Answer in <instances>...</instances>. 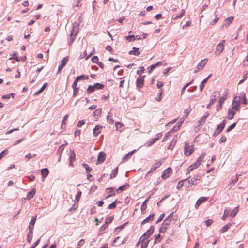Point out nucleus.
I'll return each instance as SVG.
<instances>
[{
  "label": "nucleus",
  "mask_w": 248,
  "mask_h": 248,
  "mask_svg": "<svg viewBox=\"0 0 248 248\" xmlns=\"http://www.w3.org/2000/svg\"><path fill=\"white\" fill-rule=\"evenodd\" d=\"M240 97L235 96L233 100L232 108L234 109L235 111H237L239 110L240 107Z\"/></svg>",
  "instance_id": "obj_1"
},
{
  "label": "nucleus",
  "mask_w": 248,
  "mask_h": 248,
  "mask_svg": "<svg viewBox=\"0 0 248 248\" xmlns=\"http://www.w3.org/2000/svg\"><path fill=\"white\" fill-rule=\"evenodd\" d=\"M194 151L192 146H190L187 142L185 143L184 154L186 156L191 155Z\"/></svg>",
  "instance_id": "obj_2"
},
{
  "label": "nucleus",
  "mask_w": 248,
  "mask_h": 248,
  "mask_svg": "<svg viewBox=\"0 0 248 248\" xmlns=\"http://www.w3.org/2000/svg\"><path fill=\"white\" fill-rule=\"evenodd\" d=\"M224 43L225 40H221V42L217 46L215 51V54L216 55H219L223 50Z\"/></svg>",
  "instance_id": "obj_3"
},
{
  "label": "nucleus",
  "mask_w": 248,
  "mask_h": 248,
  "mask_svg": "<svg viewBox=\"0 0 248 248\" xmlns=\"http://www.w3.org/2000/svg\"><path fill=\"white\" fill-rule=\"evenodd\" d=\"M69 60L68 56L63 58L61 61V64L59 66L57 74L60 73L63 69L64 66L66 65Z\"/></svg>",
  "instance_id": "obj_4"
},
{
  "label": "nucleus",
  "mask_w": 248,
  "mask_h": 248,
  "mask_svg": "<svg viewBox=\"0 0 248 248\" xmlns=\"http://www.w3.org/2000/svg\"><path fill=\"white\" fill-rule=\"evenodd\" d=\"M170 224L169 222L168 219H165L161 225V227L159 230V232L160 233L163 232L164 233L167 229L168 226Z\"/></svg>",
  "instance_id": "obj_5"
},
{
  "label": "nucleus",
  "mask_w": 248,
  "mask_h": 248,
  "mask_svg": "<svg viewBox=\"0 0 248 248\" xmlns=\"http://www.w3.org/2000/svg\"><path fill=\"white\" fill-rule=\"evenodd\" d=\"M145 76L138 77L136 80V86L140 90L142 88L144 84Z\"/></svg>",
  "instance_id": "obj_6"
},
{
  "label": "nucleus",
  "mask_w": 248,
  "mask_h": 248,
  "mask_svg": "<svg viewBox=\"0 0 248 248\" xmlns=\"http://www.w3.org/2000/svg\"><path fill=\"white\" fill-rule=\"evenodd\" d=\"M172 173V169L170 167H169L165 170L161 175V178L163 179H166L168 178Z\"/></svg>",
  "instance_id": "obj_7"
},
{
  "label": "nucleus",
  "mask_w": 248,
  "mask_h": 248,
  "mask_svg": "<svg viewBox=\"0 0 248 248\" xmlns=\"http://www.w3.org/2000/svg\"><path fill=\"white\" fill-rule=\"evenodd\" d=\"M72 25L73 27L71 30L70 35L76 36V35L78 32V25L77 22H74L73 23Z\"/></svg>",
  "instance_id": "obj_8"
},
{
  "label": "nucleus",
  "mask_w": 248,
  "mask_h": 248,
  "mask_svg": "<svg viewBox=\"0 0 248 248\" xmlns=\"http://www.w3.org/2000/svg\"><path fill=\"white\" fill-rule=\"evenodd\" d=\"M220 95V93L218 91H215L214 92L210 98V102H211V104H214L217 100V98Z\"/></svg>",
  "instance_id": "obj_9"
},
{
  "label": "nucleus",
  "mask_w": 248,
  "mask_h": 248,
  "mask_svg": "<svg viewBox=\"0 0 248 248\" xmlns=\"http://www.w3.org/2000/svg\"><path fill=\"white\" fill-rule=\"evenodd\" d=\"M201 175L200 174H197L196 175H194L190 180H188V183L191 185H196L197 184L196 181L199 180L201 179Z\"/></svg>",
  "instance_id": "obj_10"
},
{
  "label": "nucleus",
  "mask_w": 248,
  "mask_h": 248,
  "mask_svg": "<svg viewBox=\"0 0 248 248\" xmlns=\"http://www.w3.org/2000/svg\"><path fill=\"white\" fill-rule=\"evenodd\" d=\"M155 230V227L153 226H151L150 228L142 235V237H146L148 238L153 233Z\"/></svg>",
  "instance_id": "obj_11"
},
{
  "label": "nucleus",
  "mask_w": 248,
  "mask_h": 248,
  "mask_svg": "<svg viewBox=\"0 0 248 248\" xmlns=\"http://www.w3.org/2000/svg\"><path fill=\"white\" fill-rule=\"evenodd\" d=\"M106 158V154L103 152H100L97 156V161L98 163H103Z\"/></svg>",
  "instance_id": "obj_12"
},
{
  "label": "nucleus",
  "mask_w": 248,
  "mask_h": 248,
  "mask_svg": "<svg viewBox=\"0 0 248 248\" xmlns=\"http://www.w3.org/2000/svg\"><path fill=\"white\" fill-rule=\"evenodd\" d=\"M226 97L223 96L220 97V98L218 100V104L217 105V111H219L222 108V104L224 101L226 100Z\"/></svg>",
  "instance_id": "obj_13"
},
{
  "label": "nucleus",
  "mask_w": 248,
  "mask_h": 248,
  "mask_svg": "<svg viewBox=\"0 0 248 248\" xmlns=\"http://www.w3.org/2000/svg\"><path fill=\"white\" fill-rule=\"evenodd\" d=\"M208 199V198L205 197H202L199 198L195 205V207L196 209H197L199 206L203 202H206Z\"/></svg>",
  "instance_id": "obj_14"
},
{
  "label": "nucleus",
  "mask_w": 248,
  "mask_h": 248,
  "mask_svg": "<svg viewBox=\"0 0 248 248\" xmlns=\"http://www.w3.org/2000/svg\"><path fill=\"white\" fill-rule=\"evenodd\" d=\"M102 128L103 127L101 125H96L94 128L93 130V134L94 136H95V137L97 136L101 133Z\"/></svg>",
  "instance_id": "obj_15"
},
{
  "label": "nucleus",
  "mask_w": 248,
  "mask_h": 248,
  "mask_svg": "<svg viewBox=\"0 0 248 248\" xmlns=\"http://www.w3.org/2000/svg\"><path fill=\"white\" fill-rule=\"evenodd\" d=\"M162 64V62H158L155 64L151 65L148 68V72H149V73H151L154 69H155L158 66H161Z\"/></svg>",
  "instance_id": "obj_16"
},
{
  "label": "nucleus",
  "mask_w": 248,
  "mask_h": 248,
  "mask_svg": "<svg viewBox=\"0 0 248 248\" xmlns=\"http://www.w3.org/2000/svg\"><path fill=\"white\" fill-rule=\"evenodd\" d=\"M154 213L150 214L147 217H146L141 222V225H142L145 223L149 222V221H152L154 219Z\"/></svg>",
  "instance_id": "obj_17"
},
{
  "label": "nucleus",
  "mask_w": 248,
  "mask_h": 248,
  "mask_svg": "<svg viewBox=\"0 0 248 248\" xmlns=\"http://www.w3.org/2000/svg\"><path fill=\"white\" fill-rule=\"evenodd\" d=\"M206 63L205 59L201 61L198 64L197 67V69L195 70L194 73H196L198 71L202 70L205 65Z\"/></svg>",
  "instance_id": "obj_18"
},
{
  "label": "nucleus",
  "mask_w": 248,
  "mask_h": 248,
  "mask_svg": "<svg viewBox=\"0 0 248 248\" xmlns=\"http://www.w3.org/2000/svg\"><path fill=\"white\" fill-rule=\"evenodd\" d=\"M162 164V163L161 161H157L156 162L155 164H154L149 171H148V173L150 172H152L155 170H156L157 168H158Z\"/></svg>",
  "instance_id": "obj_19"
},
{
  "label": "nucleus",
  "mask_w": 248,
  "mask_h": 248,
  "mask_svg": "<svg viewBox=\"0 0 248 248\" xmlns=\"http://www.w3.org/2000/svg\"><path fill=\"white\" fill-rule=\"evenodd\" d=\"M133 50L129 51L128 54L129 55H133L135 56H139L140 54V52L139 51V49L136 47H133Z\"/></svg>",
  "instance_id": "obj_20"
},
{
  "label": "nucleus",
  "mask_w": 248,
  "mask_h": 248,
  "mask_svg": "<svg viewBox=\"0 0 248 248\" xmlns=\"http://www.w3.org/2000/svg\"><path fill=\"white\" fill-rule=\"evenodd\" d=\"M36 193V189L33 188L31 191H29L28 192L26 199L27 200H30L32 198Z\"/></svg>",
  "instance_id": "obj_21"
},
{
  "label": "nucleus",
  "mask_w": 248,
  "mask_h": 248,
  "mask_svg": "<svg viewBox=\"0 0 248 248\" xmlns=\"http://www.w3.org/2000/svg\"><path fill=\"white\" fill-rule=\"evenodd\" d=\"M41 173L42 175V178L45 179L49 174V170L47 168H44L41 170Z\"/></svg>",
  "instance_id": "obj_22"
},
{
  "label": "nucleus",
  "mask_w": 248,
  "mask_h": 248,
  "mask_svg": "<svg viewBox=\"0 0 248 248\" xmlns=\"http://www.w3.org/2000/svg\"><path fill=\"white\" fill-rule=\"evenodd\" d=\"M129 187V185L127 183L122 185L119 187V188L116 190L117 193H120L121 191H123L124 190H125V189H127Z\"/></svg>",
  "instance_id": "obj_23"
},
{
  "label": "nucleus",
  "mask_w": 248,
  "mask_h": 248,
  "mask_svg": "<svg viewBox=\"0 0 248 248\" xmlns=\"http://www.w3.org/2000/svg\"><path fill=\"white\" fill-rule=\"evenodd\" d=\"M114 188L113 187H109L106 188V190H108L110 193L109 195L106 196V198L108 199L110 197L115 195V193L114 192Z\"/></svg>",
  "instance_id": "obj_24"
},
{
  "label": "nucleus",
  "mask_w": 248,
  "mask_h": 248,
  "mask_svg": "<svg viewBox=\"0 0 248 248\" xmlns=\"http://www.w3.org/2000/svg\"><path fill=\"white\" fill-rule=\"evenodd\" d=\"M226 124V120H223L222 121V122L219 125H218L217 126L216 128L218 130H219L220 131L222 132V131L223 130V129L225 126Z\"/></svg>",
  "instance_id": "obj_25"
},
{
  "label": "nucleus",
  "mask_w": 248,
  "mask_h": 248,
  "mask_svg": "<svg viewBox=\"0 0 248 248\" xmlns=\"http://www.w3.org/2000/svg\"><path fill=\"white\" fill-rule=\"evenodd\" d=\"M156 141H157V138H152L151 139L150 141H148L146 143L145 146L147 147H149L153 145Z\"/></svg>",
  "instance_id": "obj_26"
},
{
  "label": "nucleus",
  "mask_w": 248,
  "mask_h": 248,
  "mask_svg": "<svg viewBox=\"0 0 248 248\" xmlns=\"http://www.w3.org/2000/svg\"><path fill=\"white\" fill-rule=\"evenodd\" d=\"M135 151V150H133L131 152H130L126 154L124 157H123L122 159L124 162L127 161L128 159L131 157V155L133 154V153Z\"/></svg>",
  "instance_id": "obj_27"
},
{
  "label": "nucleus",
  "mask_w": 248,
  "mask_h": 248,
  "mask_svg": "<svg viewBox=\"0 0 248 248\" xmlns=\"http://www.w3.org/2000/svg\"><path fill=\"white\" fill-rule=\"evenodd\" d=\"M231 211V209H229V208H226L225 210H224V214L223 215V216H222L221 217V219L222 220H225L226 219V218L228 216L229 214V213Z\"/></svg>",
  "instance_id": "obj_28"
},
{
  "label": "nucleus",
  "mask_w": 248,
  "mask_h": 248,
  "mask_svg": "<svg viewBox=\"0 0 248 248\" xmlns=\"http://www.w3.org/2000/svg\"><path fill=\"white\" fill-rule=\"evenodd\" d=\"M115 127H116V129L117 130H119L120 131H122L123 130L124 125L121 122H117L115 123Z\"/></svg>",
  "instance_id": "obj_29"
},
{
  "label": "nucleus",
  "mask_w": 248,
  "mask_h": 248,
  "mask_svg": "<svg viewBox=\"0 0 248 248\" xmlns=\"http://www.w3.org/2000/svg\"><path fill=\"white\" fill-rule=\"evenodd\" d=\"M102 113L101 108H98L96 109L94 112V117L95 119H98L99 116H100Z\"/></svg>",
  "instance_id": "obj_30"
},
{
  "label": "nucleus",
  "mask_w": 248,
  "mask_h": 248,
  "mask_svg": "<svg viewBox=\"0 0 248 248\" xmlns=\"http://www.w3.org/2000/svg\"><path fill=\"white\" fill-rule=\"evenodd\" d=\"M147 208V203L146 201H144L142 203L141 207V213L142 214H144L146 213V209Z\"/></svg>",
  "instance_id": "obj_31"
},
{
  "label": "nucleus",
  "mask_w": 248,
  "mask_h": 248,
  "mask_svg": "<svg viewBox=\"0 0 248 248\" xmlns=\"http://www.w3.org/2000/svg\"><path fill=\"white\" fill-rule=\"evenodd\" d=\"M240 97H241L240 100L241 101V103L243 104H247V100L245 94L244 93H242L241 94V96Z\"/></svg>",
  "instance_id": "obj_32"
},
{
  "label": "nucleus",
  "mask_w": 248,
  "mask_h": 248,
  "mask_svg": "<svg viewBox=\"0 0 248 248\" xmlns=\"http://www.w3.org/2000/svg\"><path fill=\"white\" fill-rule=\"evenodd\" d=\"M118 167H117L112 170L111 174H110V178L113 179V178H115L118 173Z\"/></svg>",
  "instance_id": "obj_33"
},
{
  "label": "nucleus",
  "mask_w": 248,
  "mask_h": 248,
  "mask_svg": "<svg viewBox=\"0 0 248 248\" xmlns=\"http://www.w3.org/2000/svg\"><path fill=\"white\" fill-rule=\"evenodd\" d=\"M190 177H189L188 178L185 179L184 180L180 181L177 186V189L178 190H180V189L182 187V186L184 185V182L187 180L188 178H189Z\"/></svg>",
  "instance_id": "obj_34"
},
{
  "label": "nucleus",
  "mask_w": 248,
  "mask_h": 248,
  "mask_svg": "<svg viewBox=\"0 0 248 248\" xmlns=\"http://www.w3.org/2000/svg\"><path fill=\"white\" fill-rule=\"evenodd\" d=\"M48 86L47 83H45L43 84L42 87L39 90H38L37 92H36L34 94L37 95L40 93H41Z\"/></svg>",
  "instance_id": "obj_35"
},
{
  "label": "nucleus",
  "mask_w": 248,
  "mask_h": 248,
  "mask_svg": "<svg viewBox=\"0 0 248 248\" xmlns=\"http://www.w3.org/2000/svg\"><path fill=\"white\" fill-rule=\"evenodd\" d=\"M82 165L85 169L86 173H89L92 171V169L89 167L88 164L83 163H82Z\"/></svg>",
  "instance_id": "obj_36"
},
{
  "label": "nucleus",
  "mask_w": 248,
  "mask_h": 248,
  "mask_svg": "<svg viewBox=\"0 0 248 248\" xmlns=\"http://www.w3.org/2000/svg\"><path fill=\"white\" fill-rule=\"evenodd\" d=\"M118 202V200L116 199L114 202L110 203L108 205V209H112L116 208V203Z\"/></svg>",
  "instance_id": "obj_37"
},
{
  "label": "nucleus",
  "mask_w": 248,
  "mask_h": 248,
  "mask_svg": "<svg viewBox=\"0 0 248 248\" xmlns=\"http://www.w3.org/2000/svg\"><path fill=\"white\" fill-rule=\"evenodd\" d=\"M232 225L231 223H229L226 225L224 226L223 228L221 229L220 232L221 233H223L226 232L230 228V227Z\"/></svg>",
  "instance_id": "obj_38"
},
{
  "label": "nucleus",
  "mask_w": 248,
  "mask_h": 248,
  "mask_svg": "<svg viewBox=\"0 0 248 248\" xmlns=\"http://www.w3.org/2000/svg\"><path fill=\"white\" fill-rule=\"evenodd\" d=\"M76 78L77 79V80L79 81L80 80H87L89 79V77L87 75H82L79 76H77Z\"/></svg>",
  "instance_id": "obj_39"
},
{
  "label": "nucleus",
  "mask_w": 248,
  "mask_h": 248,
  "mask_svg": "<svg viewBox=\"0 0 248 248\" xmlns=\"http://www.w3.org/2000/svg\"><path fill=\"white\" fill-rule=\"evenodd\" d=\"M228 113V119L229 120L232 119L233 118L234 115L235 114V111H232L231 109H229Z\"/></svg>",
  "instance_id": "obj_40"
},
{
  "label": "nucleus",
  "mask_w": 248,
  "mask_h": 248,
  "mask_svg": "<svg viewBox=\"0 0 248 248\" xmlns=\"http://www.w3.org/2000/svg\"><path fill=\"white\" fill-rule=\"evenodd\" d=\"M95 90V88L94 85H89L87 89V93L88 94H90Z\"/></svg>",
  "instance_id": "obj_41"
},
{
  "label": "nucleus",
  "mask_w": 248,
  "mask_h": 248,
  "mask_svg": "<svg viewBox=\"0 0 248 248\" xmlns=\"http://www.w3.org/2000/svg\"><path fill=\"white\" fill-rule=\"evenodd\" d=\"M33 237V232H29L27 233V242L30 243Z\"/></svg>",
  "instance_id": "obj_42"
},
{
  "label": "nucleus",
  "mask_w": 248,
  "mask_h": 248,
  "mask_svg": "<svg viewBox=\"0 0 248 248\" xmlns=\"http://www.w3.org/2000/svg\"><path fill=\"white\" fill-rule=\"evenodd\" d=\"M95 89L101 90L104 88V85L101 83H96L94 84Z\"/></svg>",
  "instance_id": "obj_43"
},
{
  "label": "nucleus",
  "mask_w": 248,
  "mask_h": 248,
  "mask_svg": "<svg viewBox=\"0 0 248 248\" xmlns=\"http://www.w3.org/2000/svg\"><path fill=\"white\" fill-rule=\"evenodd\" d=\"M15 95H16V93H10L9 94L3 95L2 96V98L3 99H9L11 97H12V98H14Z\"/></svg>",
  "instance_id": "obj_44"
},
{
  "label": "nucleus",
  "mask_w": 248,
  "mask_h": 248,
  "mask_svg": "<svg viewBox=\"0 0 248 248\" xmlns=\"http://www.w3.org/2000/svg\"><path fill=\"white\" fill-rule=\"evenodd\" d=\"M68 117V115H66L63 118V119H62V123H61V128L62 129L64 128L63 127V126H65L66 125V121H67Z\"/></svg>",
  "instance_id": "obj_45"
},
{
  "label": "nucleus",
  "mask_w": 248,
  "mask_h": 248,
  "mask_svg": "<svg viewBox=\"0 0 248 248\" xmlns=\"http://www.w3.org/2000/svg\"><path fill=\"white\" fill-rule=\"evenodd\" d=\"M108 227V225L106 224H104L100 228V232L99 233V235L103 234L104 232L103 231Z\"/></svg>",
  "instance_id": "obj_46"
},
{
  "label": "nucleus",
  "mask_w": 248,
  "mask_h": 248,
  "mask_svg": "<svg viewBox=\"0 0 248 248\" xmlns=\"http://www.w3.org/2000/svg\"><path fill=\"white\" fill-rule=\"evenodd\" d=\"M114 219V216H111L108 217L106 220H105V224L108 225V224H110L113 220Z\"/></svg>",
  "instance_id": "obj_47"
},
{
  "label": "nucleus",
  "mask_w": 248,
  "mask_h": 248,
  "mask_svg": "<svg viewBox=\"0 0 248 248\" xmlns=\"http://www.w3.org/2000/svg\"><path fill=\"white\" fill-rule=\"evenodd\" d=\"M128 223V222H126L117 227H116L114 230V232H119L120 230H122L123 229H124V227L125 226V225Z\"/></svg>",
  "instance_id": "obj_48"
},
{
  "label": "nucleus",
  "mask_w": 248,
  "mask_h": 248,
  "mask_svg": "<svg viewBox=\"0 0 248 248\" xmlns=\"http://www.w3.org/2000/svg\"><path fill=\"white\" fill-rule=\"evenodd\" d=\"M205 155L206 153L205 152L202 153V155L198 157L197 161L201 164Z\"/></svg>",
  "instance_id": "obj_49"
},
{
  "label": "nucleus",
  "mask_w": 248,
  "mask_h": 248,
  "mask_svg": "<svg viewBox=\"0 0 248 248\" xmlns=\"http://www.w3.org/2000/svg\"><path fill=\"white\" fill-rule=\"evenodd\" d=\"M200 164L196 160V161L193 164H191L189 167L193 170L196 168H197Z\"/></svg>",
  "instance_id": "obj_50"
},
{
  "label": "nucleus",
  "mask_w": 248,
  "mask_h": 248,
  "mask_svg": "<svg viewBox=\"0 0 248 248\" xmlns=\"http://www.w3.org/2000/svg\"><path fill=\"white\" fill-rule=\"evenodd\" d=\"M236 125L235 122L232 123L226 130V132H229L232 131Z\"/></svg>",
  "instance_id": "obj_51"
},
{
  "label": "nucleus",
  "mask_w": 248,
  "mask_h": 248,
  "mask_svg": "<svg viewBox=\"0 0 248 248\" xmlns=\"http://www.w3.org/2000/svg\"><path fill=\"white\" fill-rule=\"evenodd\" d=\"M81 191L80 190H79V191L77 194L76 197H75V201H76L77 202H78L79 201V199L81 196Z\"/></svg>",
  "instance_id": "obj_52"
},
{
  "label": "nucleus",
  "mask_w": 248,
  "mask_h": 248,
  "mask_svg": "<svg viewBox=\"0 0 248 248\" xmlns=\"http://www.w3.org/2000/svg\"><path fill=\"white\" fill-rule=\"evenodd\" d=\"M238 210V207H236L234 209L232 210V211L231 212L230 216L233 217L237 213Z\"/></svg>",
  "instance_id": "obj_53"
},
{
  "label": "nucleus",
  "mask_w": 248,
  "mask_h": 248,
  "mask_svg": "<svg viewBox=\"0 0 248 248\" xmlns=\"http://www.w3.org/2000/svg\"><path fill=\"white\" fill-rule=\"evenodd\" d=\"M185 10L184 9H182L181 11V13L180 14H179V15H177L174 18V20H176L177 19H178L179 18H181L185 14Z\"/></svg>",
  "instance_id": "obj_54"
},
{
  "label": "nucleus",
  "mask_w": 248,
  "mask_h": 248,
  "mask_svg": "<svg viewBox=\"0 0 248 248\" xmlns=\"http://www.w3.org/2000/svg\"><path fill=\"white\" fill-rule=\"evenodd\" d=\"M36 219H37V216H33L32 217L30 222V223L29 224L30 225H34V224L36 222Z\"/></svg>",
  "instance_id": "obj_55"
},
{
  "label": "nucleus",
  "mask_w": 248,
  "mask_h": 248,
  "mask_svg": "<svg viewBox=\"0 0 248 248\" xmlns=\"http://www.w3.org/2000/svg\"><path fill=\"white\" fill-rule=\"evenodd\" d=\"M134 37H135V36L134 35H130L126 36L125 37V38L128 41L131 42V41L134 40Z\"/></svg>",
  "instance_id": "obj_56"
},
{
  "label": "nucleus",
  "mask_w": 248,
  "mask_h": 248,
  "mask_svg": "<svg viewBox=\"0 0 248 248\" xmlns=\"http://www.w3.org/2000/svg\"><path fill=\"white\" fill-rule=\"evenodd\" d=\"M171 135V132H168L165 135V136L164 137L163 140H162V142H165L166 141L167 139H168V138L169 137V136H170Z\"/></svg>",
  "instance_id": "obj_57"
},
{
  "label": "nucleus",
  "mask_w": 248,
  "mask_h": 248,
  "mask_svg": "<svg viewBox=\"0 0 248 248\" xmlns=\"http://www.w3.org/2000/svg\"><path fill=\"white\" fill-rule=\"evenodd\" d=\"M36 156V154H31V153H29L28 155H27L26 156H25V157L26 158H28V160L32 158H33L34 157H35Z\"/></svg>",
  "instance_id": "obj_58"
},
{
  "label": "nucleus",
  "mask_w": 248,
  "mask_h": 248,
  "mask_svg": "<svg viewBox=\"0 0 248 248\" xmlns=\"http://www.w3.org/2000/svg\"><path fill=\"white\" fill-rule=\"evenodd\" d=\"M92 62L95 63H97L98 62V57L97 56H93L91 59Z\"/></svg>",
  "instance_id": "obj_59"
},
{
  "label": "nucleus",
  "mask_w": 248,
  "mask_h": 248,
  "mask_svg": "<svg viewBox=\"0 0 248 248\" xmlns=\"http://www.w3.org/2000/svg\"><path fill=\"white\" fill-rule=\"evenodd\" d=\"M206 83V81L205 80H203L202 81V82L201 83V84L200 85V92H202L203 88H204V85Z\"/></svg>",
  "instance_id": "obj_60"
},
{
  "label": "nucleus",
  "mask_w": 248,
  "mask_h": 248,
  "mask_svg": "<svg viewBox=\"0 0 248 248\" xmlns=\"http://www.w3.org/2000/svg\"><path fill=\"white\" fill-rule=\"evenodd\" d=\"M164 217H165V214H164V213H162V214H161L159 216V217H158V219L156 220V222H155V223H156V224H157V223H158L159 222H160V221H161L163 219V218Z\"/></svg>",
  "instance_id": "obj_61"
},
{
  "label": "nucleus",
  "mask_w": 248,
  "mask_h": 248,
  "mask_svg": "<svg viewBox=\"0 0 248 248\" xmlns=\"http://www.w3.org/2000/svg\"><path fill=\"white\" fill-rule=\"evenodd\" d=\"M8 153V150L5 149L0 153V159L2 158Z\"/></svg>",
  "instance_id": "obj_62"
},
{
  "label": "nucleus",
  "mask_w": 248,
  "mask_h": 248,
  "mask_svg": "<svg viewBox=\"0 0 248 248\" xmlns=\"http://www.w3.org/2000/svg\"><path fill=\"white\" fill-rule=\"evenodd\" d=\"M112 116V114L111 113H108V116H107V120L108 122H110L111 123H113L114 121L111 118Z\"/></svg>",
  "instance_id": "obj_63"
},
{
  "label": "nucleus",
  "mask_w": 248,
  "mask_h": 248,
  "mask_svg": "<svg viewBox=\"0 0 248 248\" xmlns=\"http://www.w3.org/2000/svg\"><path fill=\"white\" fill-rule=\"evenodd\" d=\"M213 220L212 219H207L205 221V224L206 225V226L207 227H209L210 226L212 223H213Z\"/></svg>",
  "instance_id": "obj_64"
}]
</instances>
